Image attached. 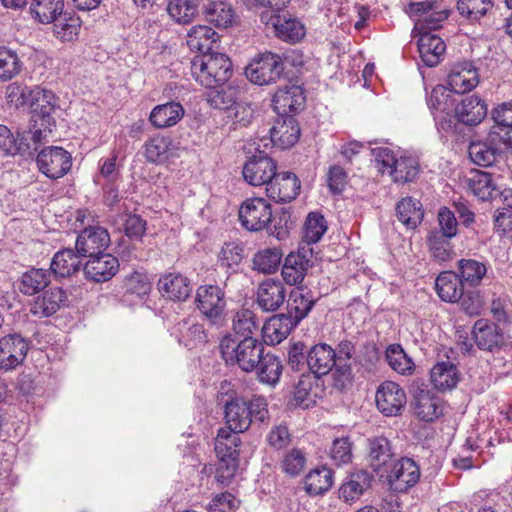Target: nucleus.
<instances>
[{
	"label": "nucleus",
	"mask_w": 512,
	"mask_h": 512,
	"mask_svg": "<svg viewBox=\"0 0 512 512\" xmlns=\"http://www.w3.org/2000/svg\"><path fill=\"white\" fill-rule=\"evenodd\" d=\"M50 283V273L41 268H31L22 274L19 290L24 295L32 296Z\"/></svg>",
	"instance_id": "nucleus-47"
},
{
	"label": "nucleus",
	"mask_w": 512,
	"mask_h": 512,
	"mask_svg": "<svg viewBox=\"0 0 512 512\" xmlns=\"http://www.w3.org/2000/svg\"><path fill=\"white\" fill-rule=\"evenodd\" d=\"M479 83L477 69L470 62H459L452 66L447 79L451 91L463 94L471 91Z\"/></svg>",
	"instance_id": "nucleus-20"
},
{
	"label": "nucleus",
	"mask_w": 512,
	"mask_h": 512,
	"mask_svg": "<svg viewBox=\"0 0 512 512\" xmlns=\"http://www.w3.org/2000/svg\"><path fill=\"white\" fill-rule=\"evenodd\" d=\"M52 23L54 34L61 41H72L79 35L81 20L74 13L62 12Z\"/></svg>",
	"instance_id": "nucleus-48"
},
{
	"label": "nucleus",
	"mask_w": 512,
	"mask_h": 512,
	"mask_svg": "<svg viewBox=\"0 0 512 512\" xmlns=\"http://www.w3.org/2000/svg\"><path fill=\"white\" fill-rule=\"evenodd\" d=\"M24 63L16 51L0 46V81L6 82L17 77Z\"/></svg>",
	"instance_id": "nucleus-50"
},
{
	"label": "nucleus",
	"mask_w": 512,
	"mask_h": 512,
	"mask_svg": "<svg viewBox=\"0 0 512 512\" xmlns=\"http://www.w3.org/2000/svg\"><path fill=\"white\" fill-rule=\"evenodd\" d=\"M82 256L72 248H65L56 252L51 260L50 270L60 278H66L77 273L81 267Z\"/></svg>",
	"instance_id": "nucleus-31"
},
{
	"label": "nucleus",
	"mask_w": 512,
	"mask_h": 512,
	"mask_svg": "<svg viewBox=\"0 0 512 512\" xmlns=\"http://www.w3.org/2000/svg\"><path fill=\"white\" fill-rule=\"evenodd\" d=\"M314 304L315 301L309 293L304 294L303 289L297 288L290 294L288 312L285 314L298 325L301 320L307 317Z\"/></svg>",
	"instance_id": "nucleus-46"
},
{
	"label": "nucleus",
	"mask_w": 512,
	"mask_h": 512,
	"mask_svg": "<svg viewBox=\"0 0 512 512\" xmlns=\"http://www.w3.org/2000/svg\"><path fill=\"white\" fill-rule=\"evenodd\" d=\"M333 471L327 467L311 470L304 478V490L312 496L327 492L333 485Z\"/></svg>",
	"instance_id": "nucleus-43"
},
{
	"label": "nucleus",
	"mask_w": 512,
	"mask_h": 512,
	"mask_svg": "<svg viewBox=\"0 0 512 512\" xmlns=\"http://www.w3.org/2000/svg\"><path fill=\"white\" fill-rule=\"evenodd\" d=\"M244 258V246L240 241H228L222 246L219 261L222 267L237 268Z\"/></svg>",
	"instance_id": "nucleus-61"
},
{
	"label": "nucleus",
	"mask_w": 512,
	"mask_h": 512,
	"mask_svg": "<svg viewBox=\"0 0 512 512\" xmlns=\"http://www.w3.org/2000/svg\"><path fill=\"white\" fill-rule=\"evenodd\" d=\"M471 333L475 344L481 350L494 352L505 345L503 330L490 320L478 319Z\"/></svg>",
	"instance_id": "nucleus-15"
},
{
	"label": "nucleus",
	"mask_w": 512,
	"mask_h": 512,
	"mask_svg": "<svg viewBox=\"0 0 512 512\" xmlns=\"http://www.w3.org/2000/svg\"><path fill=\"white\" fill-rule=\"evenodd\" d=\"M272 103L279 115L298 112L305 104L303 89L295 84L281 87L275 92Z\"/></svg>",
	"instance_id": "nucleus-22"
},
{
	"label": "nucleus",
	"mask_w": 512,
	"mask_h": 512,
	"mask_svg": "<svg viewBox=\"0 0 512 512\" xmlns=\"http://www.w3.org/2000/svg\"><path fill=\"white\" fill-rule=\"evenodd\" d=\"M29 350V342L20 334H9L0 339V369L10 371L21 365Z\"/></svg>",
	"instance_id": "nucleus-12"
},
{
	"label": "nucleus",
	"mask_w": 512,
	"mask_h": 512,
	"mask_svg": "<svg viewBox=\"0 0 512 512\" xmlns=\"http://www.w3.org/2000/svg\"><path fill=\"white\" fill-rule=\"evenodd\" d=\"M28 4L31 16L42 24L52 23L64 9L63 0H31Z\"/></svg>",
	"instance_id": "nucleus-44"
},
{
	"label": "nucleus",
	"mask_w": 512,
	"mask_h": 512,
	"mask_svg": "<svg viewBox=\"0 0 512 512\" xmlns=\"http://www.w3.org/2000/svg\"><path fill=\"white\" fill-rule=\"evenodd\" d=\"M179 342L189 349L196 348L208 342L207 334L202 324L191 318L183 319L176 325Z\"/></svg>",
	"instance_id": "nucleus-36"
},
{
	"label": "nucleus",
	"mask_w": 512,
	"mask_h": 512,
	"mask_svg": "<svg viewBox=\"0 0 512 512\" xmlns=\"http://www.w3.org/2000/svg\"><path fill=\"white\" fill-rule=\"evenodd\" d=\"M465 284L458 273L452 271L441 272L435 280V289L441 300L454 303L464 295Z\"/></svg>",
	"instance_id": "nucleus-28"
},
{
	"label": "nucleus",
	"mask_w": 512,
	"mask_h": 512,
	"mask_svg": "<svg viewBox=\"0 0 512 512\" xmlns=\"http://www.w3.org/2000/svg\"><path fill=\"white\" fill-rule=\"evenodd\" d=\"M158 289L172 301H185L191 294L192 286L186 276L169 273L159 279Z\"/></svg>",
	"instance_id": "nucleus-27"
},
{
	"label": "nucleus",
	"mask_w": 512,
	"mask_h": 512,
	"mask_svg": "<svg viewBox=\"0 0 512 512\" xmlns=\"http://www.w3.org/2000/svg\"><path fill=\"white\" fill-rule=\"evenodd\" d=\"M420 479V468L417 463L408 457L395 461L387 475L388 483L396 492H406L415 486Z\"/></svg>",
	"instance_id": "nucleus-13"
},
{
	"label": "nucleus",
	"mask_w": 512,
	"mask_h": 512,
	"mask_svg": "<svg viewBox=\"0 0 512 512\" xmlns=\"http://www.w3.org/2000/svg\"><path fill=\"white\" fill-rule=\"evenodd\" d=\"M415 414L423 421H433L442 414L440 399L429 390H419L414 399Z\"/></svg>",
	"instance_id": "nucleus-40"
},
{
	"label": "nucleus",
	"mask_w": 512,
	"mask_h": 512,
	"mask_svg": "<svg viewBox=\"0 0 512 512\" xmlns=\"http://www.w3.org/2000/svg\"><path fill=\"white\" fill-rule=\"evenodd\" d=\"M172 142L165 136L149 138L144 144V156L149 163L161 164L169 158Z\"/></svg>",
	"instance_id": "nucleus-51"
},
{
	"label": "nucleus",
	"mask_w": 512,
	"mask_h": 512,
	"mask_svg": "<svg viewBox=\"0 0 512 512\" xmlns=\"http://www.w3.org/2000/svg\"><path fill=\"white\" fill-rule=\"evenodd\" d=\"M110 243L107 229L101 226H88L78 234L75 250L83 258H91L105 253Z\"/></svg>",
	"instance_id": "nucleus-10"
},
{
	"label": "nucleus",
	"mask_w": 512,
	"mask_h": 512,
	"mask_svg": "<svg viewBox=\"0 0 512 512\" xmlns=\"http://www.w3.org/2000/svg\"><path fill=\"white\" fill-rule=\"evenodd\" d=\"M284 69L280 55L265 52L246 67L245 74L252 83L262 86L275 83L283 75Z\"/></svg>",
	"instance_id": "nucleus-5"
},
{
	"label": "nucleus",
	"mask_w": 512,
	"mask_h": 512,
	"mask_svg": "<svg viewBox=\"0 0 512 512\" xmlns=\"http://www.w3.org/2000/svg\"><path fill=\"white\" fill-rule=\"evenodd\" d=\"M430 380L439 391H449L456 387L460 380L457 366L449 361L436 363L430 371Z\"/></svg>",
	"instance_id": "nucleus-32"
},
{
	"label": "nucleus",
	"mask_w": 512,
	"mask_h": 512,
	"mask_svg": "<svg viewBox=\"0 0 512 512\" xmlns=\"http://www.w3.org/2000/svg\"><path fill=\"white\" fill-rule=\"evenodd\" d=\"M281 258L282 254L276 248L260 250L253 257V269L265 274L273 273L279 267Z\"/></svg>",
	"instance_id": "nucleus-59"
},
{
	"label": "nucleus",
	"mask_w": 512,
	"mask_h": 512,
	"mask_svg": "<svg viewBox=\"0 0 512 512\" xmlns=\"http://www.w3.org/2000/svg\"><path fill=\"white\" fill-rule=\"evenodd\" d=\"M373 477L366 470H358L348 475L339 488V498L346 503H353L367 491Z\"/></svg>",
	"instance_id": "nucleus-26"
},
{
	"label": "nucleus",
	"mask_w": 512,
	"mask_h": 512,
	"mask_svg": "<svg viewBox=\"0 0 512 512\" xmlns=\"http://www.w3.org/2000/svg\"><path fill=\"white\" fill-rule=\"evenodd\" d=\"M409 12L415 17L414 29L419 33H431L441 27V23L449 16V10L440 2L425 0L409 5Z\"/></svg>",
	"instance_id": "nucleus-6"
},
{
	"label": "nucleus",
	"mask_w": 512,
	"mask_h": 512,
	"mask_svg": "<svg viewBox=\"0 0 512 512\" xmlns=\"http://www.w3.org/2000/svg\"><path fill=\"white\" fill-rule=\"evenodd\" d=\"M270 138L261 139L263 148L277 145L282 149L293 146L299 139L300 128L297 121L293 117H286L279 120L270 130Z\"/></svg>",
	"instance_id": "nucleus-18"
},
{
	"label": "nucleus",
	"mask_w": 512,
	"mask_h": 512,
	"mask_svg": "<svg viewBox=\"0 0 512 512\" xmlns=\"http://www.w3.org/2000/svg\"><path fill=\"white\" fill-rule=\"evenodd\" d=\"M312 249L301 247L297 252H291L285 258L281 275L288 285L300 284L308 269L312 266Z\"/></svg>",
	"instance_id": "nucleus-14"
},
{
	"label": "nucleus",
	"mask_w": 512,
	"mask_h": 512,
	"mask_svg": "<svg viewBox=\"0 0 512 512\" xmlns=\"http://www.w3.org/2000/svg\"><path fill=\"white\" fill-rule=\"evenodd\" d=\"M300 190V181L291 172L275 174L266 187L267 196L277 203L290 202L296 198Z\"/></svg>",
	"instance_id": "nucleus-19"
},
{
	"label": "nucleus",
	"mask_w": 512,
	"mask_h": 512,
	"mask_svg": "<svg viewBox=\"0 0 512 512\" xmlns=\"http://www.w3.org/2000/svg\"><path fill=\"white\" fill-rule=\"evenodd\" d=\"M335 353L326 343H319L307 350L306 363L309 371L318 377L327 375L335 368Z\"/></svg>",
	"instance_id": "nucleus-25"
},
{
	"label": "nucleus",
	"mask_w": 512,
	"mask_h": 512,
	"mask_svg": "<svg viewBox=\"0 0 512 512\" xmlns=\"http://www.w3.org/2000/svg\"><path fill=\"white\" fill-rule=\"evenodd\" d=\"M204 15L208 22L218 28L230 27L236 18L232 5L227 1H213L204 8Z\"/></svg>",
	"instance_id": "nucleus-42"
},
{
	"label": "nucleus",
	"mask_w": 512,
	"mask_h": 512,
	"mask_svg": "<svg viewBox=\"0 0 512 512\" xmlns=\"http://www.w3.org/2000/svg\"><path fill=\"white\" fill-rule=\"evenodd\" d=\"M220 351L227 364L237 365L242 371L249 373L257 368L265 347L254 337L236 341L231 335H226L221 339Z\"/></svg>",
	"instance_id": "nucleus-2"
},
{
	"label": "nucleus",
	"mask_w": 512,
	"mask_h": 512,
	"mask_svg": "<svg viewBox=\"0 0 512 512\" xmlns=\"http://www.w3.org/2000/svg\"><path fill=\"white\" fill-rule=\"evenodd\" d=\"M217 38V33L211 27L197 25L188 31L186 43L191 51L211 53Z\"/></svg>",
	"instance_id": "nucleus-39"
},
{
	"label": "nucleus",
	"mask_w": 512,
	"mask_h": 512,
	"mask_svg": "<svg viewBox=\"0 0 512 512\" xmlns=\"http://www.w3.org/2000/svg\"><path fill=\"white\" fill-rule=\"evenodd\" d=\"M283 365L279 357L272 353H264L257 368L254 370L257 379L266 385L275 386L282 375Z\"/></svg>",
	"instance_id": "nucleus-41"
},
{
	"label": "nucleus",
	"mask_w": 512,
	"mask_h": 512,
	"mask_svg": "<svg viewBox=\"0 0 512 512\" xmlns=\"http://www.w3.org/2000/svg\"><path fill=\"white\" fill-rule=\"evenodd\" d=\"M368 461L370 467L379 472L392 460L393 451L390 441L383 436L368 440Z\"/></svg>",
	"instance_id": "nucleus-38"
},
{
	"label": "nucleus",
	"mask_w": 512,
	"mask_h": 512,
	"mask_svg": "<svg viewBox=\"0 0 512 512\" xmlns=\"http://www.w3.org/2000/svg\"><path fill=\"white\" fill-rule=\"evenodd\" d=\"M388 365L401 375H410L415 369L414 362L399 344H392L386 349Z\"/></svg>",
	"instance_id": "nucleus-55"
},
{
	"label": "nucleus",
	"mask_w": 512,
	"mask_h": 512,
	"mask_svg": "<svg viewBox=\"0 0 512 512\" xmlns=\"http://www.w3.org/2000/svg\"><path fill=\"white\" fill-rule=\"evenodd\" d=\"M232 329L235 335L242 339L253 337V333L258 329L254 312L249 309L237 311L232 319Z\"/></svg>",
	"instance_id": "nucleus-60"
},
{
	"label": "nucleus",
	"mask_w": 512,
	"mask_h": 512,
	"mask_svg": "<svg viewBox=\"0 0 512 512\" xmlns=\"http://www.w3.org/2000/svg\"><path fill=\"white\" fill-rule=\"evenodd\" d=\"M268 417L266 401L261 398L246 400L243 397L230 396L224 404L226 429L243 433L249 429L252 421L263 423Z\"/></svg>",
	"instance_id": "nucleus-1"
},
{
	"label": "nucleus",
	"mask_w": 512,
	"mask_h": 512,
	"mask_svg": "<svg viewBox=\"0 0 512 512\" xmlns=\"http://www.w3.org/2000/svg\"><path fill=\"white\" fill-rule=\"evenodd\" d=\"M270 21L276 36L283 41L297 43L306 34L304 24L290 14H274L270 17Z\"/></svg>",
	"instance_id": "nucleus-23"
},
{
	"label": "nucleus",
	"mask_w": 512,
	"mask_h": 512,
	"mask_svg": "<svg viewBox=\"0 0 512 512\" xmlns=\"http://www.w3.org/2000/svg\"><path fill=\"white\" fill-rule=\"evenodd\" d=\"M431 256L440 262L451 259L453 251L449 239L440 235L439 232H432L428 237Z\"/></svg>",
	"instance_id": "nucleus-64"
},
{
	"label": "nucleus",
	"mask_w": 512,
	"mask_h": 512,
	"mask_svg": "<svg viewBox=\"0 0 512 512\" xmlns=\"http://www.w3.org/2000/svg\"><path fill=\"white\" fill-rule=\"evenodd\" d=\"M195 304L210 325L221 327L225 323V292L218 285L199 286L196 290Z\"/></svg>",
	"instance_id": "nucleus-4"
},
{
	"label": "nucleus",
	"mask_w": 512,
	"mask_h": 512,
	"mask_svg": "<svg viewBox=\"0 0 512 512\" xmlns=\"http://www.w3.org/2000/svg\"><path fill=\"white\" fill-rule=\"evenodd\" d=\"M28 105L33 116L41 119V126L50 127L55 124L53 113L56 109V97L50 90L35 86L30 90Z\"/></svg>",
	"instance_id": "nucleus-16"
},
{
	"label": "nucleus",
	"mask_w": 512,
	"mask_h": 512,
	"mask_svg": "<svg viewBox=\"0 0 512 512\" xmlns=\"http://www.w3.org/2000/svg\"><path fill=\"white\" fill-rule=\"evenodd\" d=\"M185 110L179 102L171 101L155 106L149 115V121L157 129L175 126L184 116Z\"/></svg>",
	"instance_id": "nucleus-29"
},
{
	"label": "nucleus",
	"mask_w": 512,
	"mask_h": 512,
	"mask_svg": "<svg viewBox=\"0 0 512 512\" xmlns=\"http://www.w3.org/2000/svg\"><path fill=\"white\" fill-rule=\"evenodd\" d=\"M201 0H171L167 11L176 22L186 24L192 21L197 14Z\"/></svg>",
	"instance_id": "nucleus-57"
},
{
	"label": "nucleus",
	"mask_w": 512,
	"mask_h": 512,
	"mask_svg": "<svg viewBox=\"0 0 512 512\" xmlns=\"http://www.w3.org/2000/svg\"><path fill=\"white\" fill-rule=\"evenodd\" d=\"M239 220L246 230L261 231L272 221L271 204L262 197L248 198L239 208Z\"/></svg>",
	"instance_id": "nucleus-7"
},
{
	"label": "nucleus",
	"mask_w": 512,
	"mask_h": 512,
	"mask_svg": "<svg viewBox=\"0 0 512 512\" xmlns=\"http://www.w3.org/2000/svg\"><path fill=\"white\" fill-rule=\"evenodd\" d=\"M333 352L335 353V370L345 379L351 376L353 363H362V359L357 355L355 345L349 340L339 342Z\"/></svg>",
	"instance_id": "nucleus-37"
},
{
	"label": "nucleus",
	"mask_w": 512,
	"mask_h": 512,
	"mask_svg": "<svg viewBox=\"0 0 512 512\" xmlns=\"http://www.w3.org/2000/svg\"><path fill=\"white\" fill-rule=\"evenodd\" d=\"M261 145L256 147L257 154L253 155L244 165L242 174L244 180L252 186H262L271 182L276 174V162L270 158Z\"/></svg>",
	"instance_id": "nucleus-8"
},
{
	"label": "nucleus",
	"mask_w": 512,
	"mask_h": 512,
	"mask_svg": "<svg viewBox=\"0 0 512 512\" xmlns=\"http://www.w3.org/2000/svg\"><path fill=\"white\" fill-rule=\"evenodd\" d=\"M297 324L285 313L273 315L262 327L263 336L271 344H279L287 338Z\"/></svg>",
	"instance_id": "nucleus-33"
},
{
	"label": "nucleus",
	"mask_w": 512,
	"mask_h": 512,
	"mask_svg": "<svg viewBox=\"0 0 512 512\" xmlns=\"http://www.w3.org/2000/svg\"><path fill=\"white\" fill-rule=\"evenodd\" d=\"M396 215L398 220L408 229H415L422 222L424 211L419 201L406 197L398 202Z\"/></svg>",
	"instance_id": "nucleus-45"
},
{
	"label": "nucleus",
	"mask_w": 512,
	"mask_h": 512,
	"mask_svg": "<svg viewBox=\"0 0 512 512\" xmlns=\"http://www.w3.org/2000/svg\"><path fill=\"white\" fill-rule=\"evenodd\" d=\"M327 231V222L318 212H310L306 218L302 240L306 244L317 243Z\"/></svg>",
	"instance_id": "nucleus-56"
},
{
	"label": "nucleus",
	"mask_w": 512,
	"mask_h": 512,
	"mask_svg": "<svg viewBox=\"0 0 512 512\" xmlns=\"http://www.w3.org/2000/svg\"><path fill=\"white\" fill-rule=\"evenodd\" d=\"M118 259L110 253L91 257L83 266L86 277L95 282L110 280L119 270Z\"/></svg>",
	"instance_id": "nucleus-21"
},
{
	"label": "nucleus",
	"mask_w": 512,
	"mask_h": 512,
	"mask_svg": "<svg viewBox=\"0 0 512 512\" xmlns=\"http://www.w3.org/2000/svg\"><path fill=\"white\" fill-rule=\"evenodd\" d=\"M377 409L385 416L401 415L407 403L404 389L393 381H384L375 394Z\"/></svg>",
	"instance_id": "nucleus-11"
},
{
	"label": "nucleus",
	"mask_w": 512,
	"mask_h": 512,
	"mask_svg": "<svg viewBox=\"0 0 512 512\" xmlns=\"http://www.w3.org/2000/svg\"><path fill=\"white\" fill-rule=\"evenodd\" d=\"M497 155L498 149L487 143L474 142L469 146V157L479 166H491L496 161Z\"/></svg>",
	"instance_id": "nucleus-63"
},
{
	"label": "nucleus",
	"mask_w": 512,
	"mask_h": 512,
	"mask_svg": "<svg viewBox=\"0 0 512 512\" xmlns=\"http://www.w3.org/2000/svg\"><path fill=\"white\" fill-rule=\"evenodd\" d=\"M493 7L492 0H458L459 13L469 20H478Z\"/></svg>",
	"instance_id": "nucleus-62"
},
{
	"label": "nucleus",
	"mask_w": 512,
	"mask_h": 512,
	"mask_svg": "<svg viewBox=\"0 0 512 512\" xmlns=\"http://www.w3.org/2000/svg\"><path fill=\"white\" fill-rule=\"evenodd\" d=\"M306 462L303 450L292 448L283 454L279 464L280 470L290 477H296L304 470Z\"/></svg>",
	"instance_id": "nucleus-58"
},
{
	"label": "nucleus",
	"mask_w": 512,
	"mask_h": 512,
	"mask_svg": "<svg viewBox=\"0 0 512 512\" xmlns=\"http://www.w3.org/2000/svg\"><path fill=\"white\" fill-rule=\"evenodd\" d=\"M37 165L45 176L58 179L66 175L71 169L72 157L62 147L49 146L38 153Z\"/></svg>",
	"instance_id": "nucleus-9"
},
{
	"label": "nucleus",
	"mask_w": 512,
	"mask_h": 512,
	"mask_svg": "<svg viewBox=\"0 0 512 512\" xmlns=\"http://www.w3.org/2000/svg\"><path fill=\"white\" fill-rule=\"evenodd\" d=\"M459 277L463 283L470 287L481 284L487 273L486 264L475 259H461L458 261Z\"/></svg>",
	"instance_id": "nucleus-49"
},
{
	"label": "nucleus",
	"mask_w": 512,
	"mask_h": 512,
	"mask_svg": "<svg viewBox=\"0 0 512 512\" xmlns=\"http://www.w3.org/2000/svg\"><path fill=\"white\" fill-rule=\"evenodd\" d=\"M67 302V294L62 288H51L33 301L30 312L40 318L50 317L66 306Z\"/></svg>",
	"instance_id": "nucleus-24"
},
{
	"label": "nucleus",
	"mask_w": 512,
	"mask_h": 512,
	"mask_svg": "<svg viewBox=\"0 0 512 512\" xmlns=\"http://www.w3.org/2000/svg\"><path fill=\"white\" fill-rule=\"evenodd\" d=\"M419 171L418 161L413 157L404 156L397 158L393 169L390 170V177L395 183L405 184L414 181Z\"/></svg>",
	"instance_id": "nucleus-54"
},
{
	"label": "nucleus",
	"mask_w": 512,
	"mask_h": 512,
	"mask_svg": "<svg viewBox=\"0 0 512 512\" xmlns=\"http://www.w3.org/2000/svg\"><path fill=\"white\" fill-rule=\"evenodd\" d=\"M467 185L469 190L483 201L491 199L496 192L492 175L483 171L472 173L467 178Z\"/></svg>",
	"instance_id": "nucleus-53"
},
{
	"label": "nucleus",
	"mask_w": 512,
	"mask_h": 512,
	"mask_svg": "<svg viewBox=\"0 0 512 512\" xmlns=\"http://www.w3.org/2000/svg\"><path fill=\"white\" fill-rule=\"evenodd\" d=\"M239 433L221 428L215 439V452L218 458L238 457L240 445Z\"/></svg>",
	"instance_id": "nucleus-52"
},
{
	"label": "nucleus",
	"mask_w": 512,
	"mask_h": 512,
	"mask_svg": "<svg viewBox=\"0 0 512 512\" xmlns=\"http://www.w3.org/2000/svg\"><path fill=\"white\" fill-rule=\"evenodd\" d=\"M319 378L313 373H303L295 387L294 398L296 402L305 408L315 404L321 397L322 389L319 386Z\"/></svg>",
	"instance_id": "nucleus-35"
},
{
	"label": "nucleus",
	"mask_w": 512,
	"mask_h": 512,
	"mask_svg": "<svg viewBox=\"0 0 512 512\" xmlns=\"http://www.w3.org/2000/svg\"><path fill=\"white\" fill-rule=\"evenodd\" d=\"M286 294V288L280 280L267 279L257 288L256 304L264 312H275L284 304Z\"/></svg>",
	"instance_id": "nucleus-17"
},
{
	"label": "nucleus",
	"mask_w": 512,
	"mask_h": 512,
	"mask_svg": "<svg viewBox=\"0 0 512 512\" xmlns=\"http://www.w3.org/2000/svg\"><path fill=\"white\" fill-rule=\"evenodd\" d=\"M191 73L202 86L213 89L224 85L232 75V63L223 53H204L191 61Z\"/></svg>",
	"instance_id": "nucleus-3"
},
{
	"label": "nucleus",
	"mask_w": 512,
	"mask_h": 512,
	"mask_svg": "<svg viewBox=\"0 0 512 512\" xmlns=\"http://www.w3.org/2000/svg\"><path fill=\"white\" fill-rule=\"evenodd\" d=\"M418 50L422 61L429 67L436 66L443 56L446 45L437 35L431 33H419Z\"/></svg>",
	"instance_id": "nucleus-34"
},
{
	"label": "nucleus",
	"mask_w": 512,
	"mask_h": 512,
	"mask_svg": "<svg viewBox=\"0 0 512 512\" xmlns=\"http://www.w3.org/2000/svg\"><path fill=\"white\" fill-rule=\"evenodd\" d=\"M457 119L465 124L474 126L479 124L487 115V105L484 100L476 95L465 97L456 107Z\"/></svg>",
	"instance_id": "nucleus-30"
}]
</instances>
